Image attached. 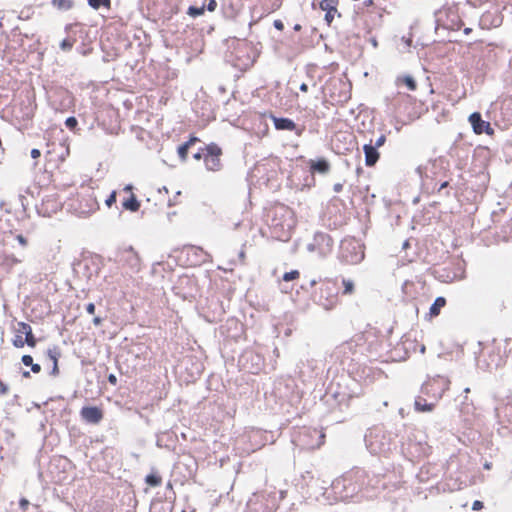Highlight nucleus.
Masks as SVG:
<instances>
[{
	"label": "nucleus",
	"instance_id": "f257e3e1",
	"mask_svg": "<svg viewBox=\"0 0 512 512\" xmlns=\"http://www.w3.org/2000/svg\"><path fill=\"white\" fill-rule=\"evenodd\" d=\"M372 479L363 470H352L333 482V489L343 500L353 499L370 492Z\"/></svg>",
	"mask_w": 512,
	"mask_h": 512
},
{
	"label": "nucleus",
	"instance_id": "f03ea898",
	"mask_svg": "<svg viewBox=\"0 0 512 512\" xmlns=\"http://www.w3.org/2000/svg\"><path fill=\"white\" fill-rule=\"evenodd\" d=\"M179 0H142L148 18L151 20L168 21L179 12Z\"/></svg>",
	"mask_w": 512,
	"mask_h": 512
},
{
	"label": "nucleus",
	"instance_id": "7ed1b4c3",
	"mask_svg": "<svg viewBox=\"0 0 512 512\" xmlns=\"http://www.w3.org/2000/svg\"><path fill=\"white\" fill-rule=\"evenodd\" d=\"M313 299L325 310L336 308L340 303L337 281L332 278L322 280L320 287L313 292Z\"/></svg>",
	"mask_w": 512,
	"mask_h": 512
},
{
	"label": "nucleus",
	"instance_id": "20e7f679",
	"mask_svg": "<svg viewBox=\"0 0 512 512\" xmlns=\"http://www.w3.org/2000/svg\"><path fill=\"white\" fill-rule=\"evenodd\" d=\"M279 507L276 492L261 491L253 494L247 503V512H275Z\"/></svg>",
	"mask_w": 512,
	"mask_h": 512
},
{
	"label": "nucleus",
	"instance_id": "39448f33",
	"mask_svg": "<svg viewBox=\"0 0 512 512\" xmlns=\"http://www.w3.org/2000/svg\"><path fill=\"white\" fill-rule=\"evenodd\" d=\"M273 217L271 219V228L278 238L290 237L291 231V211L286 206H277L271 210Z\"/></svg>",
	"mask_w": 512,
	"mask_h": 512
},
{
	"label": "nucleus",
	"instance_id": "423d86ee",
	"mask_svg": "<svg viewBox=\"0 0 512 512\" xmlns=\"http://www.w3.org/2000/svg\"><path fill=\"white\" fill-rule=\"evenodd\" d=\"M14 334L12 344L15 348H23L25 345L34 348L37 344L32 327L26 322H18L14 327Z\"/></svg>",
	"mask_w": 512,
	"mask_h": 512
},
{
	"label": "nucleus",
	"instance_id": "0eeeda50",
	"mask_svg": "<svg viewBox=\"0 0 512 512\" xmlns=\"http://www.w3.org/2000/svg\"><path fill=\"white\" fill-rule=\"evenodd\" d=\"M341 259L347 264H358L364 259V249L355 239H346L341 244Z\"/></svg>",
	"mask_w": 512,
	"mask_h": 512
},
{
	"label": "nucleus",
	"instance_id": "6e6552de",
	"mask_svg": "<svg viewBox=\"0 0 512 512\" xmlns=\"http://www.w3.org/2000/svg\"><path fill=\"white\" fill-rule=\"evenodd\" d=\"M36 109L37 104L34 97L28 96L25 100L14 105L13 115L19 123L27 125L34 118Z\"/></svg>",
	"mask_w": 512,
	"mask_h": 512
},
{
	"label": "nucleus",
	"instance_id": "1a4fd4ad",
	"mask_svg": "<svg viewBox=\"0 0 512 512\" xmlns=\"http://www.w3.org/2000/svg\"><path fill=\"white\" fill-rule=\"evenodd\" d=\"M99 209L97 197L91 189L78 194V204L75 208L80 216L87 217Z\"/></svg>",
	"mask_w": 512,
	"mask_h": 512
},
{
	"label": "nucleus",
	"instance_id": "9d476101",
	"mask_svg": "<svg viewBox=\"0 0 512 512\" xmlns=\"http://www.w3.org/2000/svg\"><path fill=\"white\" fill-rule=\"evenodd\" d=\"M203 159L205 166L210 171H219L222 167L221 155L222 150L216 144H209L203 149Z\"/></svg>",
	"mask_w": 512,
	"mask_h": 512
},
{
	"label": "nucleus",
	"instance_id": "9b49d317",
	"mask_svg": "<svg viewBox=\"0 0 512 512\" xmlns=\"http://www.w3.org/2000/svg\"><path fill=\"white\" fill-rule=\"evenodd\" d=\"M481 357L487 370L491 371L504 365V359L501 355L500 348L497 346L486 347L483 350Z\"/></svg>",
	"mask_w": 512,
	"mask_h": 512
},
{
	"label": "nucleus",
	"instance_id": "f8f14e48",
	"mask_svg": "<svg viewBox=\"0 0 512 512\" xmlns=\"http://www.w3.org/2000/svg\"><path fill=\"white\" fill-rule=\"evenodd\" d=\"M468 121L471 124L473 132L475 134L481 135L485 133L489 136H492L494 134V129L491 127V124L483 120L479 112H474L470 114Z\"/></svg>",
	"mask_w": 512,
	"mask_h": 512
},
{
	"label": "nucleus",
	"instance_id": "ddd939ff",
	"mask_svg": "<svg viewBox=\"0 0 512 512\" xmlns=\"http://www.w3.org/2000/svg\"><path fill=\"white\" fill-rule=\"evenodd\" d=\"M80 416L86 423L99 424L104 418V411L101 407L84 406L80 410Z\"/></svg>",
	"mask_w": 512,
	"mask_h": 512
},
{
	"label": "nucleus",
	"instance_id": "4468645a",
	"mask_svg": "<svg viewBox=\"0 0 512 512\" xmlns=\"http://www.w3.org/2000/svg\"><path fill=\"white\" fill-rule=\"evenodd\" d=\"M339 0H322L319 3V7L325 12V21L327 25H331L335 17H341V13L338 10Z\"/></svg>",
	"mask_w": 512,
	"mask_h": 512
},
{
	"label": "nucleus",
	"instance_id": "2eb2a0df",
	"mask_svg": "<svg viewBox=\"0 0 512 512\" xmlns=\"http://www.w3.org/2000/svg\"><path fill=\"white\" fill-rule=\"evenodd\" d=\"M122 192L126 195L122 200V207L130 212H137L140 209V202L133 193V187L126 185Z\"/></svg>",
	"mask_w": 512,
	"mask_h": 512
},
{
	"label": "nucleus",
	"instance_id": "dca6fc26",
	"mask_svg": "<svg viewBox=\"0 0 512 512\" xmlns=\"http://www.w3.org/2000/svg\"><path fill=\"white\" fill-rule=\"evenodd\" d=\"M268 117L273 121L276 130L281 131H296L297 135L301 134V131L297 130L296 123L289 118L276 117L272 113H269Z\"/></svg>",
	"mask_w": 512,
	"mask_h": 512
},
{
	"label": "nucleus",
	"instance_id": "f3484780",
	"mask_svg": "<svg viewBox=\"0 0 512 512\" xmlns=\"http://www.w3.org/2000/svg\"><path fill=\"white\" fill-rule=\"evenodd\" d=\"M500 120L504 127L512 125V96L504 98L500 103Z\"/></svg>",
	"mask_w": 512,
	"mask_h": 512
},
{
	"label": "nucleus",
	"instance_id": "a211bd4d",
	"mask_svg": "<svg viewBox=\"0 0 512 512\" xmlns=\"http://www.w3.org/2000/svg\"><path fill=\"white\" fill-rule=\"evenodd\" d=\"M304 436L305 437H311V438L315 437L316 438V442L315 443L305 442L306 448L309 449V450L318 449V448H320L325 443L326 435H325L323 430H318L316 428L308 429L305 432Z\"/></svg>",
	"mask_w": 512,
	"mask_h": 512
},
{
	"label": "nucleus",
	"instance_id": "6ab92c4d",
	"mask_svg": "<svg viewBox=\"0 0 512 512\" xmlns=\"http://www.w3.org/2000/svg\"><path fill=\"white\" fill-rule=\"evenodd\" d=\"M361 13L366 16L377 15L379 20L382 19L385 8L377 6L374 0H364L360 7Z\"/></svg>",
	"mask_w": 512,
	"mask_h": 512
},
{
	"label": "nucleus",
	"instance_id": "aec40b11",
	"mask_svg": "<svg viewBox=\"0 0 512 512\" xmlns=\"http://www.w3.org/2000/svg\"><path fill=\"white\" fill-rule=\"evenodd\" d=\"M412 97L408 94L397 92L389 100V107L395 114H401V104L411 102Z\"/></svg>",
	"mask_w": 512,
	"mask_h": 512
},
{
	"label": "nucleus",
	"instance_id": "412c9836",
	"mask_svg": "<svg viewBox=\"0 0 512 512\" xmlns=\"http://www.w3.org/2000/svg\"><path fill=\"white\" fill-rule=\"evenodd\" d=\"M19 263H21V260L14 254L7 252L0 253V267L4 268L5 270L10 271Z\"/></svg>",
	"mask_w": 512,
	"mask_h": 512
},
{
	"label": "nucleus",
	"instance_id": "4be33fe9",
	"mask_svg": "<svg viewBox=\"0 0 512 512\" xmlns=\"http://www.w3.org/2000/svg\"><path fill=\"white\" fill-rule=\"evenodd\" d=\"M363 150L365 154V164L367 166L375 165L380 157V154L377 151L376 147H374L371 143L365 144Z\"/></svg>",
	"mask_w": 512,
	"mask_h": 512
},
{
	"label": "nucleus",
	"instance_id": "5701e85b",
	"mask_svg": "<svg viewBox=\"0 0 512 512\" xmlns=\"http://www.w3.org/2000/svg\"><path fill=\"white\" fill-rule=\"evenodd\" d=\"M316 245H326L328 250L332 247V238L325 233H317L314 236L313 243H311L308 247L310 251H315Z\"/></svg>",
	"mask_w": 512,
	"mask_h": 512
},
{
	"label": "nucleus",
	"instance_id": "b1692460",
	"mask_svg": "<svg viewBox=\"0 0 512 512\" xmlns=\"http://www.w3.org/2000/svg\"><path fill=\"white\" fill-rule=\"evenodd\" d=\"M309 167L311 172L325 174L330 170V164L326 159L310 160Z\"/></svg>",
	"mask_w": 512,
	"mask_h": 512
},
{
	"label": "nucleus",
	"instance_id": "393cba45",
	"mask_svg": "<svg viewBox=\"0 0 512 512\" xmlns=\"http://www.w3.org/2000/svg\"><path fill=\"white\" fill-rule=\"evenodd\" d=\"M397 86H406L408 90L415 91L417 89L416 80L410 75L398 76L395 80Z\"/></svg>",
	"mask_w": 512,
	"mask_h": 512
},
{
	"label": "nucleus",
	"instance_id": "a878e982",
	"mask_svg": "<svg viewBox=\"0 0 512 512\" xmlns=\"http://www.w3.org/2000/svg\"><path fill=\"white\" fill-rule=\"evenodd\" d=\"M440 385L445 386V387H442L441 391L437 394V397L439 398L442 396L445 389H447V382L443 378L438 377V378H434V379L428 381L424 386V390L426 393H429L430 391L434 390V388L436 386H440Z\"/></svg>",
	"mask_w": 512,
	"mask_h": 512
},
{
	"label": "nucleus",
	"instance_id": "bb28decb",
	"mask_svg": "<svg viewBox=\"0 0 512 512\" xmlns=\"http://www.w3.org/2000/svg\"><path fill=\"white\" fill-rule=\"evenodd\" d=\"M197 141V137H190L188 141H186L185 143L178 147V155L181 158V160L185 161L187 159L189 148Z\"/></svg>",
	"mask_w": 512,
	"mask_h": 512
},
{
	"label": "nucleus",
	"instance_id": "cd10ccee",
	"mask_svg": "<svg viewBox=\"0 0 512 512\" xmlns=\"http://www.w3.org/2000/svg\"><path fill=\"white\" fill-rule=\"evenodd\" d=\"M446 299L444 297H437L434 303L431 305L429 314L431 317H436L440 314L441 309L445 307Z\"/></svg>",
	"mask_w": 512,
	"mask_h": 512
},
{
	"label": "nucleus",
	"instance_id": "c85d7f7f",
	"mask_svg": "<svg viewBox=\"0 0 512 512\" xmlns=\"http://www.w3.org/2000/svg\"><path fill=\"white\" fill-rule=\"evenodd\" d=\"M415 409L418 412H430L434 409L433 403H427L426 399L418 397L415 400Z\"/></svg>",
	"mask_w": 512,
	"mask_h": 512
},
{
	"label": "nucleus",
	"instance_id": "c756f323",
	"mask_svg": "<svg viewBox=\"0 0 512 512\" xmlns=\"http://www.w3.org/2000/svg\"><path fill=\"white\" fill-rule=\"evenodd\" d=\"M145 482L151 487H157L161 485L162 477L157 473H150L145 477Z\"/></svg>",
	"mask_w": 512,
	"mask_h": 512
},
{
	"label": "nucleus",
	"instance_id": "7c9ffc66",
	"mask_svg": "<svg viewBox=\"0 0 512 512\" xmlns=\"http://www.w3.org/2000/svg\"><path fill=\"white\" fill-rule=\"evenodd\" d=\"M343 290L342 295H352L355 292V284L351 279H343L342 280Z\"/></svg>",
	"mask_w": 512,
	"mask_h": 512
},
{
	"label": "nucleus",
	"instance_id": "2f4dec72",
	"mask_svg": "<svg viewBox=\"0 0 512 512\" xmlns=\"http://www.w3.org/2000/svg\"><path fill=\"white\" fill-rule=\"evenodd\" d=\"M87 1H88V4L94 9H99L101 7H104L109 10L111 8V0H87Z\"/></svg>",
	"mask_w": 512,
	"mask_h": 512
},
{
	"label": "nucleus",
	"instance_id": "473e14b6",
	"mask_svg": "<svg viewBox=\"0 0 512 512\" xmlns=\"http://www.w3.org/2000/svg\"><path fill=\"white\" fill-rule=\"evenodd\" d=\"M52 4L59 10L67 11L72 8V0H52Z\"/></svg>",
	"mask_w": 512,
	"mask_h": 512
},
{
	"label": "nucleus",
	"instance_id": "72a5a7b5",
	"mask_svg": "<svg viewBox=\"0 0 512 512\" xmlns=\"http://www.w3.org/2000/svg\"><path fill=\"white\" fill-rule=\"evenodd\" d=\"M75 43H76L75 38L68 37V38H65L64 40H62V42L60 43V47L63 51H70L73 48Z\"/></svg>",
	"mask_w": 512,
	"mask_h": 512
},
{
	"label": "nucleus",
	"instance_id": "f704fd0d",
	"mask_svg": "<svg viewBox=\"0 0 512 512\" xmlns=\"http://www.w3.org/2000/svg\"><path fill=\"white\" fill-rule=\"evenodd\" d=\"M299 277H300V272L298 270H292L290 272H285L283 274L282 279L285 282H290V281L299 279Z\"/></svg>",
	"mask_w": 512,
	"mask_h": 512
},
{
	"label": "nucleus",
	"instance_id": "c9c22d12",
	"mask_svg": "<svg viewBox=\"0 0 512 512\" xmlns=\"http://www.w3.org/2000/svg\"><path fill=\"white\" fill-rule=\"evenodd\" d=\"M204 11H205V6H202V7L190 6L187 10V14L191 17H197V16L204 14Z\"/></svg>",
	"mask_w": 512,
	"mask_h": 512
},
{
	"label": "nucleus",
	"instance_id": "e433bc0d",
	"mask_svg": "<svg viewBox=\"0 0 512 512\" xmlns=\"http://www.w3.org/2000/svg\"><path fill=\"white\" fill-rule=\"evenodd\" d=\"M65 125L68 129L74 130L78 125V121L75 117L71 116L66 119Z\"/></svg>",
	"mask_w": 512,
	"mask_h": 512
},
{
	"label": "nucleus",
	"instance_id": "4c0bfd02",
	"mask_svg": "<svg viewBox=\"0 0 512 512\" xmlns=\"http://www.w3.org/2000/svg\"><path fill=\"white\" fill-rule=\"evenodd\" d=\"M49 357L53 361V374H58V358L55 354L52 353V351L48 352Z\"/></svg>",
	"mask_w": 512,
	"mask_h": 512
},
{
	"label": "nucleus",
	"instance_id": "58836bf2",
	"mask_svg": "<svg viewBox=\"0 0 512 512\" xmlns=\"http://www.w3.org/2000/svg\"><path fill=\"white\" fill-rule=\"evenodd\" d=\"M116 197H117V194H116V191H113L109 196L108 198L105 200V204L107 205V207H111L113 204L116 203Z\"/></svg>",
	"mask_w": 512,
	"mask_h": 512
},
{
	"label": "nucleus",
	"instance_id": "ea45409f",
	"mask_svg": "<svg viewBox=\"0 0 512 512\" xmlns=\"http://www.w3.org/2000/svg\"><path fill=\"white\" fill-rule=\"evenodd\" d=\"M29 504H30V503H29L28 499H26V498H21V499L19 500V507H20V509H21L22 511H27V510H28V507H29Z\"/></svg>",
	"mask_w": 512,
	"mask_h": 512
},
{
	"label": "nucleus",
	"instance_id": "a19ab883",
	"mask_svg": "<svg viewBox=\"0 0 512 512\" xmlns=\"http://www.w3.org/2000/svg\"><path fill=\"white\" fill-rule=\"evenodd\" d=\"M16 240L22 247H26L28 245V240L26 237H24L22 234H18L16 236Z\"/></svg>",
	"mask_w": 512,
	"mask_h": 512
},
{
	"label": "nucleus",
	"instance_id": "79ce46f5",
	"mask_svg": "<svg viewBox=\"0 0 512 512\" xmlns=\"http://www.w3.org/2000/svg\"><path fill=\"white\" fill-rule=\"evenodd\" d=\"M21 360L25 366H31L33 363V358L31 355H23Z\"/></svg>",
	"mask_w": 512,
	"mask_h": 512
},
{
	"label": "nucleus",
	"instance_id": "37998d69",
	"mask_svg": "<svg viewBox=\"0 0 512 512\" xmlns=\"http://www.w3.org/2000/svg\"><path fill=\"white\" fill-rule=\"evenodd\" d=\"M217 8V2L216 0H210L207 4V10L209 12H214Z\"/></svg>",
	"mask_w": 512,
	"mask_h": 512
},
{
	"label": "nucleus",
	"instance_id": "c03bdc74",
	"mask_svg": "<svg viewBox=\"0 0 512 512\" xmlns=\"http://www.w3.org/2000/svg\"><path fill=\"white\" fill-rule=\"evenodd\" d=\"M386 141V137L384 135H381L375 142V145H373L374 147L379 148L381 147L382 145H384Z\"/></svg>",
	"mask_w": 512,
	"mask_h": 512
},
{
	"label": "nucleus",
	"instance_id": "a18cd8bd",
	"mask_svg": "<svg viewBox=\"0 0 512 512\" xmlns=\"http://www.w3.org/2000/svg\"><path fill=\"white\" fill-rule=\"evenodd\" d=\"M483 502L479 501V500H475L472 504V509L475 510V511H479L483 508Z\"/></svg>",
	"mask_w": 512,
	"mask_h": 512
},
{
	"label": "nucleus",
	"instance_id": "49530a36",
	"mask_svg": "<svg viewBox=\"0 0 512 512\" xmlns=\"http://www.w3.org/2000/svg\"><path fill=\"white\" fill-rule=\"evenodd\" d=\"M503 412L512 418V405L511 404L505 405L503 407ZM510 422L512 423V419L510 420Z\"/></svg>",
	"mask_w": 512,
	"mask_h": 512
},
{
	"label": "nucleus",
	"instance_id": "de8ad7c7",
	"mask_svg": "<svg viewBox=\"0 0 512 512\" xmlns=\"http://www.w3.org/2000/svg\"><path fill=\"white\" fill-rule=\"evenodd\" d=\"M127 253H128V254H130V255H131V257H133V258H134V260H135V262H136V263H135V265L137 266V265L139 264V257H138V254H137V253H136L132 248H130V249L127 251Z\"/></svg>",
	"mask_w": 512,
	"mask_h": 512
},
{
	"label": "nucleus",
	"instance_id": "09e8293b",
	"mask_svg": "<svg viewBox=\"0 0 512 512\" xmlns=\"http://www.w3.org/2000/svg\"><path fill=\"white\" fill-rule=\"evenodd\" d=\"M274 27L279 30V31H282L284 29V24L281 20H275L274 21Z\"/></svg>",
	"mask_w": 512,
	"mask_h": 512
},
{
	"label": "nucleus",
	"instance_id": "8fccbe9b",
	"mask_svg": "<svg viewBox=\"0 0 512 512\" xmlns=\"http://www.w3.org/2000/svg\"><path fill=\"white\" fill-rule=\"evenodd\" d=\"M40 156H41V152L39 149L34 148L31 150V157L33 159H38Z\"/></svg>",
	"mask_w": 512,
	"mask_h": 512
},
{
	"label": "nucleus",
	"instance_id": "3c124183",
	"mask_svg": "<svg viewBox=\"0 0 512 512\" xmlns=\"http://www.w3.org/2000/svg\"><path fill=\"white\" fill-rule=\"evenodd\" d=\"M86 311H87L89 314L93 315V314L95 313V305H94V303H89V304H87V306H86Z\"/></svg>",
	"mask_w": 512,
	"mask_h": 512
},
{
	"label": "nucleus",
	"instance_id": "603ef678",
	"mask_svg": "<svg viewBox=\"0 0 512 512\" xmlns=\"http://www.w3.org/2000/svg\"><path fill=\"white\" fill-rule=\"evenodd\" d=\"M108 382L111 385H116L117 384V377L114 374L108 375Z\"/></svg>",
	"mask_w": 512,
	"mask_h": 512
},
{
	"label": "nucleus",
	"instance_id": "864d4df0",
	"mask_svg": "<svg viewBox=\"0 0 512 512\" xmlns=\"http://www.w3.org/2000/svg\"><path fill=\"white\" fill-rule=\"evenodd\" d=\"M31 370L33 373H39L41 371V366L39 364L32 363Z\"/></svg>",
	"mask_w": 512,
	"mask_h": 512
},
{
	"label": "nucleus",
	"instance_id": "5fc2aeb1",
	"mask_svg": "<svg viewBox=\"0 0 512 512\" xmlns=\"http://www.w3.org/2000/svg\"><path fill=\"white\" fill-rule=\"evenodd\" d=\"M342 189H343V184H341V183H336V184H334V186H333V190H334V192H336V193L341 192V191H342Z\"/></svg>",
	"mask_w": 512,
	"mask_h": 512
},
{
	"label": "nucleus",
	"instance_id": "6e6d98bb",
	"mask_svg": "<svg viewBox=\"0 0 512 512\" xmlns=\"http://www.w3.org/2000/svg\"><path fill=\"white\" fill-rule=\"evenodd\" d=\"M101 323H102V319H101L100 317H95V318L93 319V324H94L95 326H99Z\"/></svg>",
	"mask_w": 512,
	"mask_h": 512
},
{
	"label": "nucleus",
	"instance_id": "4d7b16f0",
	"mask_svg": "<svg viewBox=\"0 0 512 512\" xmlns=\"http://www.w3.org/2000/svg\"><path fill=\"white\" fill-rule=\"evenodd\" d=\"M204 152L205 151L202 150V152H198V153L194 154V158L196 160H200L203 157Z\"/></svg>",
	"mask_w": 512,
	"mask_h": 512
},
{
	"label": "nucleus",
	"instance_id": "13d9d810",
	"mask_svg": "<svg viewBox=\"0 0 512 512\" xmlns=\"http://www.w3.org/2000/svg\"><path fill=\"white\" fill-rule=\"evenodd\" d=\"M300 90H301L302 92H307V91H308V85H307L306 83H302V84L300 85Z\"/></svg>",
	"mask_w": 512,
	"mask_h": 512
},
{
	"label": "nucleus",
	"instance_id": "bf43d9fd",
	"mask_svg": "<svg viewBox=\"0 0 512 512\" xmlns=\"http://www.w3.org/2000/svg\"><path fill=\"white\" fill-rule=\"evenodd\" d=\"M448 185H449V182H448V181L443 182V183L440 185V187H439V189H438V192H440L442 189H444V188L448 187Z\"/></svg>",
	"mask_w": 512,
	"mask_h": 512
},
{
	"label": "nucleus",
	"instance_id": "052dcab7",
	"mask_svg": "<svg viewBox=\"0 0 512 512\" xmlns=\"http://www.w3.org/2000/svg\"><path fill=\"white\" fill-rule=\"evenodd\" d=\"M491 466H492V464H491V463H489V462H486V463L484 464V468H485V469H487V470L491 469Z\"/></svg>",
	"mask_w": 512,
	"mask_h": 512
},
{
	"label": "nucleus",
	"instance_id": "680f3d73",
	"mask_svg": "<svg viewBox=\"0 0 512 512\" xmlns=\"http://www.w3.org/2000/svg\"><path fill=\"white\" fill-rule=\"evenodd\" d=\"M300 29H301V25L296 24V25L294 26V30L299 31Z\"/></svg>",
	"mask_w": 512,
	"mask_h": 512
},
{
	"label": "nucleus",
	"instance_id": "e2e57ef3",
	"mask_svg": "<svg viewBox=\"0 0 512 512\" xmlns=\"http://www.w3.org/2000/svg\"><path fill=\"white\" fill-rule=\"evenodd\" d=\"M316 283H317V282H316V280H312V281L310 282V285H311V286H314V285H316Z\"/></svg>",
	"mask_w": 512,
	"mask_h": 512
},
{
	"label": "nucleus",
	"instance_id": "0e129e2a",
	"mask_svg": "<svg viewBox=\"0 0 512 512\" xmlns=\"http://www.w3.org/2000/svg\"><path fill=\"white\" fill-rule=\"evenodd\" d=\"M470 31H471V30H470L469 28H466V29L464 30V32H465L466 34H468Z\"/></svg>",
	"mask_w": 512,
	"mask_h": 512
}]
</instances>
